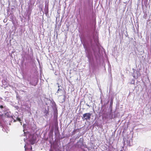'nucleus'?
Returning a JSON list of instances; mask_svg holds the SVG:
<instances>
[{"mask_svg": "<svg viewBox=\"0 0 151 151\" xmlns=\"http://www.w3.org/2000/svg\"><path fill=\"white\" fill-rule=\"evenodd\" d=\"M29 83L30 84H31L32 85L34 86H36L37 84L36 83H33L32 82V81H30Z\"/></svg>", "mask_w": 151, "mask_h": 151, "instance_id": "nucleus-13", "label": "nucleus"}, {"mask_svg": "<svg viewBox=\"0 0 151 151\" xmlns=\"http://www.w3.org/2000/svg\"><path fill=\"white\" fill-rule=\"evenodd\" d=\"M78 138V137H76V138Z\"/></svg>", "mask_w": 151, "mask_h": 151, "instance_id": "nucleus-23", "label": "nucleus"}, {"mask_svg": "<svg viewBox=\"0 0 151 151\" xmlns=\"http://www.w3.org/2000/svg\"><path fill=\"white\" fill-rule=\"evenodd\" d=\"M78 129H74V130L73 131V132L72 133V135H74L78 131Z\"/></svg>", "mask_w": 151, "mask_h": 151, "instance_id": "nucleus-10", "label": "nucleus"}, {"mask_svg": "<svg viewBox=\"0 0 151 151\" xmlns=\"http://www.w3.org/2000/svg\"><path fill=\"white\" fill-rule=\"evenodd\" d=\"M53 129H51L50 131V134H53Z\"/></svg>", "mask_w": 151, "mask_h": 151, "instance_id": "nucleus-15", "label": "nucleus"}, {"mask_svg": "<svg viewBox=\"0 0 151 151\" xmlns=\"http://www.w3.org/2000/svg\"><path fill=\"white\" fill-rule=\"evenodd\" d=\"M78 138V137H76V138Z\"/></svg>", "mask_w": 151, "mask_h": 151, "instance_id": "nucleus-21", "label": "nucleus"}, {"mask_svg": "<svg viewBox=\"0 0 151 151\" xmlns=\"http://www.w3.org/2000/svg\"><path fill=\"white\" fill-rule=\"evenodd\" d=\"M2 82L3 83V85L6 86V85L7 83L5 80H3L2 81Z\"/></svg>", "mask_w": 151, "mask_h": 151, "instance_id": "nucleus-12", "label": "nucleus"}, {"mask_svg": "<svg viewBox=\"0 0 151 151\" xmlns=\"http://www.w3.org/2000/svg\"><path fill=\"white\" fill-rule=\"evenodd\" d=\"M83 9L84 11H86L87 9V5L86 2L85 1L83 2Z\"/></svg>", "mask_w": 151, "mask_h": 151, "instance_id": "nucleus-7", "label": "nucleus"}, {"mask_svg": "<svg viewBox=\"0 0 151 151\" xmlns=\"http://www.w3.org/2000/svg\"><path fill=\"white\" fill-rule=\"evenodd\" d=\"M86 105H87L88 106H89V107H90L89 106V105H88L87 104H86Z\"/></svg>", "mask_w": 151, "mask_h": 151, "instance_id": "nucleus-18", "label": "nucleus"}, {"mask_svg": "<svg viewBox=\"0 0 151 151\" xmlns=\"http://www.w3.org/2000/svg\"><path fill=\"white\" fill-rule=\"evenodd\" d=\"M91 46L92 48V45L91 44Z\"/></svg>", "mask_w": 151, "mask_h": 151, "instance_id": "nucleus-19", "label": "nucleus"}, {"mask_svg": "<svg viewBox=\"0 0 151 151\" xmlns=\"http://www.w3.org/2000/svg\"><path fill=\"white\" fill-rule=\"evenodd\" d=\"M16 119L18 121H19L20 122L21 121V119H20V118L17 117V118H16Z\"/></svg>", "mask_w": 151, "mask_h": 151, "instance_id": "nucleus-14", "label": "nucleus"}, {"mask_svg": "<svg viewBox=\"0 0 151 151\" xmlns=\"http://www.w3.org/2000/svg\"><path fill=\"white\" fill-rule=\"evenodd\" d=\"M83 45L84 48L85 49V51L86 54V56L88 58L89 62H90L91 60L92 57V52L85 43Z\"/></svg>", "mask_w": 151, "mask_h": 151, "instance_id": "nucleus-1", "label": "nucleus"}, {"mask_svg": "<svg viewBox=\"0 0 151 151\" xmlns=\"http://www.w3.org/2000/svg\"><path fill=\"white\" fill-rule=\"evenodd\" d=\"M57 84H58V88H59V87H60V85H59V84L58 83H57Z\"/></svg>", "mask_w": 151, "mask_h": 151, "instance_id": "nucleus-17", "label": "nucleus"}, {"mask_svg": "<svg viewBox=\"0 0 151 151\" xmlns=\"http://www.w3.org/2000/svg\"><path fill=\"white\" fill-rule=\"evenodd\" d=\"M0 108L1 109V110L0 111H3L4 112V106L2 105L0 106Z\"/></svg>", "mask_w": 151, "mask_h": 151, "instance_id": "nucleus-11", "label": "nucleus"}, {"mask_svg": "<svg viewBox=\"0 0 151 151\" xmlns=\"http://www.w3.org/2000/svg\"><path fill=\"white\" fill-rule=\"evenodd\" d=\"M27 137V140L29 141V143L32 145L34 144L35 142L34 136L32 135L28 134L26 135V137Z\"/></svg>", "mask_w": 151, "mask_h": 151, "instance_id": "nucleus-2", "label": "nucleus"}, {"mask_svg": "<svg viewBox=\"0 0 151 151\" xmlns=\"http://www.w3.org/2000/svg\"><path fill=\"white\" fill-rule=\"evenodd\" d=\"M44 11L45 14H47L48 13V6L47 5H45V6Z\"/></svg>", "mask_w": 151, "mask_h": 151, "instance_id": "nucleus-6", "label": "nucleus"}, {"mask_svg": "<svg viewBox=\"0 0 151 151\" xmlns=\"http://www.w3.org/2000/svg\"><path fill=\"white\" fill-rule=\"evenodd\" d=\"M78 146L79 147H80L81 148H82V146L83 145V139L81 138H80L79 140L77 142Z\"/></svg>", "mask_w": 151, "mask_h": 151, "instance_id": "nucleus-4", "label": "nucleus"}, {"mask_svg": "<svg viewBox=\"0 0 151 151\" xmlns=\"http://www.w3.org/2000/svg\"><path fill=\"white\" fill-rule=\"evenodd\" d=\"M78 138V137H76V138Z\"/></svg>", "mask_w": 151, "mask_h": 151, "instance_id": "nucleus-22", "label": "nucleus"}, {"mask_svg": "<svg viewBox=\"0 0 151 151\" xmlns=\"http://www.w3.org/2000/svg\"><path fill=\"white\" fill-rule=\"evenodd\" d=\"M16 120H14V122H15Z\"/></svg>", "mask_w": 151, "mask_h": 151, "instance_id": "nucleus-20", "label": "nucleus"}, {"mask_svg": "<svg viewBox=\"0 0 151 151\" xmlns=\"http://www.w3.org/2000/svg\"><path fill=\"white\" fill-rule=\"evenodd\" d=\"M1 116H0V126L3 127L5 125V124L4 123V121L2 120L1 119Z\"/></svg>", "mask_w": 151, "mask_h": 151, "instance_id": "nucleus-8", "label": "nucleus"}, {"mask_svg": "<svg viewBox=\"0 0 151 151\" xmlns=\"http://www.w3.org/2000/svg\"><path fill=\"white\" fill-rule=\"evenodd\" d=\"M20 123H21V124L22 125V122H20Z\"/></svg>", "mask_w": 151, "mask_h": 151, "instance_id": "nucleus-24", "label": "nucleus"}, {"mask_svg": "<svg viewBox=\"0 0 151 151\" xmlns=\"http://www.w3.org/2000/svg\"><path fill=\"white\" fill-rule=\"evenodd\" d=\"M3 114H4L5 115V116L6 117L7 116L8 118H10L11 117V116L9 114L8 112H6V113H4Z\"/></svg>", "mask_w": 151, "mask_h": 151, "instance_id": "nucleus-9", "label": "nucleus"}, {"mask_svg": "<svg viewBox=\"0 0 151 151\" xmlns=\"http://www.w3.org/2000/svg\"><path fill=\"white\" fill-rule=\"evenodd\" d=\"M62 91V89L59 88H58L57 91V93H58V91Z\"/></svg>", "mask_w": 151, "mask_h": 151, "instance_id": "nucleus-16", "label": "nucleus"}, {"mask_svg": "<svg viewBox=\"0 0 151 151\" xmlns=\"http://www.w3.org/2000/svg\"><path fill=\"white\" fill-rule=\"evenodd\" d=\"M24 147V148L25 149V151L26 150H32V146H29V145L27 146V147H26V145H25Z\"/></svg>", "mask_w": 151, "mask_h": 151, "instance_id": "nucleus-5", "label": "nucleus"}, {"mask_svg": "<svg viewBox=\"0 0 151 151\" xmlns=\"http://www.w3.org/2000/svg\"><path fill=\"white\" fill-rule=\"evenodd\" d=\"M83 115L82 119L83 120H89L91 119V114L89 113H87L83 114Z\"/></svg>", "mask_w": 151, "mask_h": 151, "instance_id": "nucleus-3", "label": "nucleus"}]
</instances>
